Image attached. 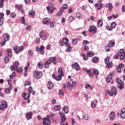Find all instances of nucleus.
<instances>
[{"label":"nucleus","instance_id":"obj_47","mask_svg":"<svg viewBox=\"0 0 125 125\" xmlns=\"http://www.w3.org/2000/svg\"><path fill=\"white\" fill-rule=\"evenodd\" d=\"M46 9H47L48 13L50 14V13H51V12H52V11L50 10V6H47Z\"/></svg>","mask_w":125,"mask_h":125},{"label":"nucleus","instance_id":"obj_37","mask_svg":"<svg viewBox=\"0 0 125 125\" xmlns=\"http://www.w3.org/2000/svg\"><path fill=\"white\" fill-rule=\"evenodd\" d=\"M108 8L109 10L111 11L113 9V5L112 4V3H109L108 4Z\"/></svg>","mask_w":125,"mask_h":125},{"label":"nucleus","instance_id":"obj_62","mask_svg":"<svg viewBox=\"0 0 125 125\" xmlns=\"http://www.w3.org/2000/svg\"><path fill=\"white\" fill-rule=\"evenodd\" d=\"M45 122H46V125H50V120H49V119H47Z\"/></svg>","mask_w":125,"mask_h":125},{"label":"nucleus","instance_id":"obj_33","mask_svg":"<svg viewBox=\"0 0 125 125\" xmlns=\"http://www.w3.org/2000/svg\"><path fill=\"white\" fill-rule=\"evenodd\" d=\"M82 56H83V60H87L88 59V57L87 56H85V54L84 53H83L82 54Z\"/></svg>","mask_w":125,"mask_h":125},{"label":"nucleus","instance_id":"obj_34","mask_svg":"<svg viewBox=\"0 0 125 125\" xmlns=\"http://www.w3.org/2000/svg\"><path fill=\"white\" fill-rule=\"evenodd\" d=\"M116 26H117V23H116V22H113L111 23V27L112 29H115V28L116 27Z\"/></svg>","mask_w":125,"mask_h":125},{"label":"nucleus","instance_id":"obj_20","mask_svg":"<svg viewBox=\"0 0 125 125\" xmlns=\"http://www.w3.org/2000/svg\"><path fill=\"white\" fill-rule=\"evenodd\" d=\"M8 57H12V50L11 49H8L7 50Z\"/></svg>","mask_w":125,"mask_h":125},{"label":"nucleus","instance_id":"obj_35","mask_svg":"<svg viewBox=\"0 0 125 125\" xmlns=\"http://www.w3.org/2000/svg\"><path fill=\"white\" fill-rule=\"evenodd\" d=\"M3 2H4V0H0V8L3 7Z\"/></svg>","mask_w":125,"mask_h":125},{"label":"nucleus","instance_id":"obj_14","mask_svg":"<svg viewBox=\"0 0 125 125\" xmlns=\"http://www.w3.org/2000/svg\"><path fill=\"white\" fill-rule=\"evenodd\" d=\"M49 60L50 61H50L51 62H53V64H56V63H57V62H56V58L55 57H50Z\"/></svg>","mask_w":125,"mask_h":125},{"label":"nucleus","instance_id":"obj_21","mask_svg":"<svg viewBox=\"0 0 125 125\" xmlns=\"http://www.w3.org/2000/svg\"><path fill=\"white\" fill-rule=\"evenodd\" d=\"M111 92L114 93L115 95H117L118 92H117V87L113 86L111 88Z\"/></svg>","mask_w":125,"mask_h":125},{"label":"nucleus","instance_id":"obj_13","mask_svg":"<svg viewBox=\"0 0 125 125\" xmlns=\"http://www.w3.org/2000/svg\"><path fill=\"white\" fill-rule=\"evenodd\" d=\"M25 116L27 118V120H30V119H31V117L33 116V112H32V111H30L29 113H27Z\"/></svg>","mask_w":125,"mask_h":125},{"label":"nucleus","instance_id":"obj_53","mask_svg":"<svg viewBox=\"0 0 125 125\" xmlns=\"http://www.w3.org/2000/svg\"><path fill=\"white\" fill-rule=\"evenodd\" d=\"M46 121H47V119H46V118L44 117L43 118V125H46Z\"/></svg>","mask_w":125,"mask_h":125},{"label":"nucleus","instance_id":"obj_54","mask_svg":"<svg viewBox=\"0 0 125 125\" xmlns=\"http://www.w3.org/2000/svg\"><path fill=\"white\" fill-rule=\"evenodd\" d=\"M109 48H110V46H109V45H106L105 46V50H106V51H107V52L110 51Z\"/></svg>","mask_w":125,"mask_h":125},{"label":"nucleus","instance_id":"obj_43","mask_svg":"<svg viewBox=\"0 0 125 125\" xmlns=\"http://www.w3.org/2000/svg\"><path fill=\"white\" fill-rule=\"evenodd\" d=\"M27 94V97L24 98L25 100H27V99H29L30 98V96H31V93H29L26 94Z\"/></svg>","mask_w":125,"mask_h":125},{"label":"nucleus","instance_id":"obj_55","mask_svg":"<svg viewBox=\"0 0 125 125\" xmlns=\"http://www.w3.org/2000/svg\"><path fill=\"white\" fill-rule=\"evenodd\" d=\"M63 71V69L62 67H60L58 69V72L60 73L61 74H62V73H63L62 72Z\"/></svg>","mask_w":125,"mask_h":125},{"label":"nucleus","instance_id":"obj_29","mask_svg":"<svg viewBox=\"0 0 125 125\" xmlns=\"http://www.w3.org/2000/svg\"><path fill=\"white\" fill-rule=\"evenodd\" d=\"M48 83H49V89L50 90L52 89L53 88V83L51 81H48Z\"/></svg>","mask_w":125,"mask_h":125},{"label":"nucleus","instance_id":"obj_40","mask_svg":"<svg viewBox=\"0 0 125 125\" xmlns=\"http://www.w3.org/2000/svg\"><path fill=\"white\" fill-rule=\"evenodd\" d=\"M9 61V58L7 56H5L4 58L5 63H8V61Z\"/></svg>","mask_w":125,"mask_h":125},{"label":"nucleus","instance_id":"obj_9","mask_svg":"<svg viewBox=\"0 0 125 125\" xmlns=\"http://www.w3.org/2000/svg\"><path fill=\"white\" fill-rule=\"evenodd\" d=\"M120 117L122 119H125V108H123L120 112Z\"/></svg>","mask_w":125,"mask_h":125},{"label":"nucleus","instance_id":"obj_56","mask_svg":"<svg viewBox=\"0 0 125 125\" xmlns=\"http://www.w3.org/2000/svg\"><path fill=\"white\" fill-rule=\"evenodd\" d=\"M122 68L120 66L117 67V71H118L119 73H121L122 72Z\"/></svg>","mask_w":125,"mask_h":125},{"label":"nucleus","instance_id":"obj_38","mask_svg":"<svg viewBox=\"0 0 125 125\" xmlns=\"http://www.w3.org/2000/svg\"><path fill=\"white\" fill-rule=\"evenodd\" d=\"M106 92L108 93V94H109L110 96H113V94L114 93L113 92L110 91V90H107Z\"/></svg>","mask_w":125,"mask_h":125},{"label":"nucleus","instance_id":"obj_57","mask_svg":"<svg viewBox=\"0 0 125 125\" xmlns=\"http://www.w3.org/2000/svg\"><path fill=\"white\" fill-rule=\"evenodd\" d=\"M80 69H81V66H80L79 63H78V65H76V71H80Z\"/></svg>","mask_w":125,"mask_h":125},{"label":"nucleus","instance_id":"obj_16","mask_svg":"<svg viewBox=\"0 0 125 125\" xmlns=\"http://www.w3.org/2000/svg\"><path fill=\"white\" fill-rule=\"evenodd\" d=\"M50 61L49 60V59H48L47 61L44 63V67L45 68H46V69H47V68L49 67V65H50Z\"/></svg>","mask_w":125,"mask_h":125},{"label":"nucleus","instance_id":"obj_24","mask_svg":"<svg viewBox=\"0 0 125 125\" xmlns=\"http://www.w3.org/2000/svg\"><path fill=\"white\" fill-rule=\"evenodd\" d=\"M28 14H29L31 17H35V14H36V12L34 10L29 11Z\"/></svg>","mask_w":125,"mask_h":125},{"label":"nucleus","instance_id":"obj_2","mask_svg":"<svg viewBox=\"0 0 125 125\" xmlns=\"http://www.w3.org/2000/svg\"><path fill=\"white\" fill-rule=\"evenodd\" d=\"M116 83L118 84L117 87L118 88H120V89H121V90L124 89V87H125V86H124V84H125V83L122 82V81L120 80V78H117Z\"/></svg>","mask_w":125,"mask_h":125},{"label":"nucleus","instance_id":"obj_44","mask_svg":"<svg viewBox=\"0 0 125 125\" xmlns=\"http://www.w3.org/2000/svg\"><path fill=\"white\" fill-rule=\"evenodd\" d=\"M103 7V4L100 3V4L98 6V10H100Z\"/></svg>","mask_w":125,"mask_h":125},{"label":"nucleus","instance_id":"obj_60","mask_svg":"<svg viewBox=\"0 0 125 125\" xmlns=\"http://www.w3.org/2000/svg\"><path fill=\"white\" fill-rule=\"evenodd\" d=\"M63 8H64V9H67V8H68V5L66 4H64L62 6Z\"/></svg>","mask_w":125,"mask_h":125},{"label":"nucleus","instance_id":"obj_23","mask_svg":"<svg viewBox=\"0 0 125 125\" xmlns=\"http://www.w3.org/2000/svg\"><path fill=\"white\" fill-rule=\"evenodd\" d=\"M115 118V113L114 111H112L109 115V119L110 120H113Z\"/></svg>","mask_w":125,"mask_h":125},{"label":"nucleus","instance_id":"obj_58","mask_svg":"<svg viewBox=\"0 0 125 125\" xmlns=\"http://www.w3.org/2000/svg\"><path fill=\"white\" fill-rule=\"evenodd\" d=\"M59 94L61 95H64V92H63V90L62 89H60L59 91Z\"/></svg>","mask_w":125,"mask_h":125},{"label":"nucleus","instance_id":"obj_6","mask_svg":"<svg viewBox=\"0 0 125 125\" xmlns=\"http://www.w3.org/2000/svg\"><path fill=\"white\" fill-rule=\"evenodd\" d=\"M14 65H11L10 66V70L11 71H14V70H17V67H18V65H19V63L17 62H15L14 63Z\"/></svg>","mask_w":125,"mask_h":125},{"label":"nucleus","instance_id":"obj_61","mask_svg":"<svg viewBox=\"0 0 125 125\" xmlns=\"http://www.w3.org/2000/svg\"><path fill=\"white\" fill-rule=\"evenodd\" d=\"M118 66H119L120 68L123 69V68L125 67V64L123 63H120Z\"/></svg>","mask_w":125,"mask_h":125},{"label":"nucleus","instance_id":"obj_31","mask_svg":"<svg viewBox=\"0 0 125 125\" xmlns=\"http://www.w3.org/2000/svg\"><path fill=\"white\" fill-rule=\"evenodd\" d=\"M87 55L89 57H92L94 55V54L93 52H87Z\"/></svg>","mask_w":125,"mask_h":125},{"label":"nucleus","instance_id":"obj_3","mask_svg":"<svg viewBox=\"0 0 125 125\" xmlns=\"http://www.w3.org/2000/svg\"><path fill=\"white\" fill-rule=\"evenodd\" d=\"M109 61L110 59L108 57L106 58L104 60V62L106 64V67H107V68H111V67H112L113 66V62Z\"/></svg>","mask_w":125,"mask_h":125},{"label":"nucleus","instance_id":"obj_32","mask_svg":"<svg viewBox=\"0 0 125 125\" xmlns=\"http://www.w3.org/2000/svg\"><path fill=\"white\" fill-rule=\"evenodd\" d=\"M61 109V106L59 105H55L54 107V110L56 111H59V110H60Z\"/></svg>","mask_w":125,"mask_h":125},{"label":"nucleus","instance_id":"obj_18","mask_svg":"<svg viewBox=\"0 0 125 125\" xmlns=\"http://www.w3.org/2000/svg\"><path fill=\"white\" fill-rule=\"evenodd\" d=\"M112 79H113V76H112L111 75H108L106 79L107 83H110V82L112 80Z\"/></svg>","mask_w":125,"mask_h":125},{"label":"nucleus","instance_id":"obj_11","mask_svg":"<svg viewBox=\"0 0 125 125\" xmlns=\"http://www.w3.org/2000/svg\"><path fill=\"white\" fill-rule=\"evenodd\" d=\"M3 38L4 41H6L7 42V41H9V39H10V36H9V34L7 33H5L3 35Z\"/></svg>","mask_w":125,"mask_h":125},{"label":"nucleus","instance_id":"obj_1","mask_svg":"<svg viewBox=\"0 0 125 125\" xmlns=\"http://www.w3.org/2000/svg\"><path fill=\"white\" fill-rule=\"evenodd\" d=\"M33 77L36 80H39V79H41L42 77V72L41 71H33Z\"/></svg>","mask_w":125,"mask_h":125},{"label":"nucleus","instance_id":"obj_4","mask_svg":"<svg viewBox=\"0 0 125 125\" xmlns=\"http://www.w3.org/2000/svg\"><path fill=\"white\" fill-rule=\"evenodd\" d=\"M8 84L10 85V87L4 90L5 93H6L7 94L10 93V91L11 90V89H12V85L11 84V80H8Z\"/></svg>","mask_w":125,"mask_h":125},{"label":"nucleus","instance_id":"obj_27","mask_svg":"<svg viewBox=\"0 0 125 125\" xmlns=\"http://www.w3.org/2000/svg\"><path fill=\"white\" fill-rule=\"evenodd\" d=\"M17 72L20 74H22L23 73V68H22V67H18L17 69Z\"/></svg>","mask_w":125,"mask_h":125},{"label":"nucleus","instance_id":"obj_59","mask_svg":"<svg viewBox=\"0 0 125 125\" xmlns=\"http://www.w3.org/2000/svg\"><path fill=\"white\" fill-rule=\"evenodd\" d=\"M83 43L84 44H89V42L87 41L84 40V41H83Z\"/></svg>","mask_w":125,"mask_h":125},{"label":"nucleus","instance_id":"obj_7","mask_svg":"<svg viewBox=\"0 0 125 125\" xmlns=\"http://www.w3.org/2000/svg\"><path fill=\"white\" fill-rule=\"evenodd\" d=\"M40 38L44 41L46 39V35L43 32L41 31L39 34Z\"/></svg>","mask_w":125,"mask_h":125},{"label":"nucleus","instance_id":"obj_22","mask_svg":"<svg viewBox=\"0 0 125 125\" xmlns=\"http://www.w3.org/2000/svg\"><path fill=\"white\" fill-rule=\"evenodd\" d=\"M98 60H99V58L98 57H93L92 59V62L94 63H97L98 62Z\"/></svg>","mask_w":125,"mask_h":125},{"label":"nucleus","instance_id":"obj_42","mask_svg":"<svg viewBox=\"0 0 125 125\" xmlns=\"http://www.w3.org/2000/svg\"><path fill=\"white\" fill-rule=\"evenodd\" d=\"M6 42V41L4 40V41L0 42V44L1 46H3L5 45Z\"/></svg>","mask_w":125,"mask_h":125},{"label":"nucleus","instance_id":"obj_64","mask_svg":"<svg viewBox=\"0 0 125 125\" xmlns=\"http://www.w3.org/2000/svg\"><path fill=\"white\" fill-rule=\"evenodd\" d=\"M28 54H29V56H32V55H33V52H32V51L31 50H28Z\"/></svg>","mask_w":125,"mask_h":125},{"label":"nucleus","instance_id":"obj_49","mask_svg":"<svg viewBox=\"0 0 125 125\" xmlns=\"http://www.w3.org/2000/svg\"><path fill=\"white\" fill-rule=\"evenodd\" d=\"M3 16H4V13H0V19H4Z\"/></svg>","mask_w":125,"mask_h":125},{"label":"nucleus","instance_id":"obj_39","mask_svg":"<svg viewBox=\"0 0 125 125\" xmlns=\"http://www.w3.org/2000/svg\"><path fill=\"white\" fill-rule=\"evenodd\" d=\"M96 106V104H94L93 101L91 102V108H95Z\"/></svg>","mask_w":125,"mask_h":125},{"label":"nucleus","instance_id":"obj_36","mask_svg":"<svg viewBox=\"0 0 125 125\" xmlns=\"http://www.w3.org/2000/svg\"><path fill=\"white\" fill-rule=\"evenodd\" d=\"M93 73L94 74H95V75L96 76H98L99 74V72L98 71V70H97V69H94L93 70Z\"/></svg>","mask_w":125,"mask_h":125},{"label":"nucleus","instance_id":"obj_26","mask_svg":"<svg viewBox=\"0 0 125 125\" xmlns=\"http://www.w3.org/2000/svg\"><path fill=\"white\" fill-rule=\"evenodd\" d=\"M38 66L40 69H42L43 68V63H42V62H38Z\"/></svg>","mask_w":125,"mask_h":125},{"label":"nucleus","instance_id":"obj_10","mask_svg":"<svg viewBox=\"0 0 125 125\" xmlns=\"http://www.w3.org/2000/svg\"><path fill=\"white\" fill-rule=\"evenodd\" d=\"M49 22H50V20L48 18H45L42 20V23L45 25H49Z\"/></svg>","mask_w":125,"mask_h":125},{"label":"nucleus","instance_id":"obj_45","mask_svg":"<svg viewBox=\"0 0 125 125\" xmlns=\"http://www.w3.org/2000/svg\"><path fill=\"white\" fill-rule=\"evenodd\" d=\"M21 21L22 23V24H24L25 23V17H22L21 19Z\"/></svg>","mask_w":125,"mask_h":125},{"label":"nucleus","instance_id":"obj_46","mask_svg":"<svg viewBox=\"0 0 125 125\" xmlns=\"http://www.w3.org/2000/svg\"><path fill=\"white\" fill-rule=\"evenodd\" d=\"M72 42L73 44H77L78 43V40L76 39H73Z\"/></svg>","mask_w":125,"mask_h":125},{"label":"nucleus","instance_id":"obj_19","mask_svg":"<svg viewBox=\"0 0 125 125\" xmlns=\"http://www.w3.org/2000/svg\"><path fill=\"white\" fill-rule=\"evenodd\" d=\"M62 76H64V73H62L59 74L58 76L56 77V81H61V78H62Z\"/></svg>","mask_w":125,"mask_h":125},{"label":"nucleus","instance_id":"obj_51","mask_svg":"<svg viewBox=\"0 0 125 125\" xmlns=\"http://www.w3.org/2000/svg\"><path fill=\"white\" fill-rule=\"evenodd\" d=\"M26 85H31V83H30L29 81L25 82L24 86H26Z\"/></svg>","mask_w":125,"mask_h":125},{"label":"nucleus","instance_id":"obj_52","mask_svg":"<svg viewBox=\"0 0 125 125\" xmlns=\"http://www.w3.org/2000/svg\"><path fill=\"white\" fill-rule=\"evenodd\" d=\"M84 49L85 51H88V46L86 45H84Z\"/></svg>","mask_w":125,"mask_h":125},{"label":"nucleus","instance_id":"obj_17","mask_svg":"<svg viewBox=\"0 0 125 125\" xmlns=\"http://www.w3.org/2000/svg\"><path fill=\"white\" fill-rule=\"evenodd\" d=\"M97 26L99 28H101V27L103 26V21L101 20H99L97 21Z\"/></svg>","mask_w":125,"mask_h":125},{"label":"nucleus","instance_id":"obj_63","mask_svg":"<svg viewBox=\"0 0 125 125\" xmlns=\"http://www.w3.org/2000/svg\"><path fill=\"white\" fill-rule=\"evenodd\" d=\"M15 15H16L15 13H12L11 14V15H10L11 18H14V17H15Z\"/></svg>","mask_w":125,"mask_h":125},{"label":"nucleus","instance_id":"obj_25","mask_svg":"<svg viewBox=\"0 0 125 125\" xmlns=\"http://www.w3.org/2000/svg\"><path fill=\"white\" fill-rule=\"evenodd\" d=\"M62 111H64L65 114H68L69 113V108L67 106L63 107Z\"/></svg>","mask_w":125,"mask_h":125},{"label":"nucleus","instance_id":"obj_28","mask_svg":"<svg viewBox=\"0 0 125 125\" xmlns=\"http://www.w3.org/2000/svg\"><path fill=\"white\" fill-rule=\"evenodd\" d=\"M63 42L64 43H68L69 42V39L67 38L66 37H63L62 39Z\"/></svg>","mask_w":125,"mask_h":125},{"label":"nucleus","instance_id":"obj_15","mask_svg":"<svg viewBox=\"0 0 125 125\" xmlns=\"http://www.w3.org/2000/svg\"><path fill=\"white\" fill-rule=\"evenodd\" d=\"M15 8L17 9H18L19 10H20L21 11V12H22V13H24V11H23L22 9V5H19L18 4H16L15 5Z\"/></svg>","mask_w":125,"mask_h":125},{"label":"nucleus","instance_id":"obj_48","mask_svg":"<svg viewBox=\"0 0 125 125\" xmlns=\"http://www.w3.org/2000/svg\"><path fill=\"white\" fill-rule=\"evenodd\" d=\"M28 91H29V93H32V92H33V87H32V86H30L28 88Z\"/></svg>","mask_w":125,"mask_h":125},{"label":"nucleus","instance_id":"obj_8","mask_svg":"<svg viewBox=\"0 0 125 125\" xmlns=\"http://www.w3.org/2000/svg\"><path fill=\"white\" fill-rule=\"evenodd\" d=\"M1 104L2 106V109H3V110L7 108V102H6V101H2L1 102Z\"/></svg>","mask_w":125,"mask_h":125},{"label":"nucleus","instance_id":"obj_41","mask_svg":"<svg viewBox=\"0 0 125 125\" xmlns=\"http://www.w3.org/2000/svg\"><path fill=\"white\" fill-rule=\"evenodd\" d=\"M19 51L21 52V51H23L24 50V47L23 46H21L20 47H18Z\"/></svg>","mask_w":125,"mask_h":125},{"label":"nucleus","instance_id":"obj_5","mask_svg":"<svg viewBox=\"0 0 125 125\" xmlns=\"http://www.w3.org/2000/svg\"><path fill=\"white\" fill-rule=\"evenodd\" d=\"M89 32L95 34L96 32H97V28H96V26L94 25H91L89 28Z\"/></svg>","mask_w":125,"mask_h":125},{"label":"nucleus","instance_id":"obj_30","mask_svg":"<svg viewBox=\"0 0 125 125\" xmlns=\"http://www.w3.org/2000/svg\"><path fill=\"white\" fill-rule=\"evenodd\" d=\"M115 42H113L112 41H109L108 42V45L110 47H113V46H115Z\"/></svg>","mask_w":125,"mask_h":125},{"label":"nucleus","instance_id":"obj_50","mask_svg":"<svg viewBox=\"0 0 125 125\" xmlns=\"http://www.w3.org/2000/svg\"><path fill=\"white\" fill-rule=\"evenodd\" d=\"M78 62H75L74 64H72V67L75 69V68H76Z\"/></svg>","mask_w":125,"mask_h":125},{"label":"nucleus","instance_id":"obj_12","mask_svg":"<svg viewBox=\"0 0 125 125\" xmlns=\"http://www.w3.org/2000/svg\"><path fill=\"white\" fill-rule=\"evenodd\" d=\"M121 52H118L117 54L118 55V56H120V59H121V60H124V59H125V53H122V54H121Z\"/></svg>","mask_w":125,"mask_h":125}]
</instances>
